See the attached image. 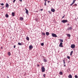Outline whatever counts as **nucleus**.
Here are the masks:
<instances>
[{
	"mask_svg": "<svg viewBox=\"0 0 78 78\" xmlns=\"http://www.w3.org/2000/svg\"><path fill=\"white\" fill-rule=\"evenodd\" d=\"M45 71V69L44 67L43 66L41 67V71L42 72H44Z\"/></svg>",
	"mask_w": 78,
	"mask_h": 78,
	"instance_id": "1",
	"label": "nucleus"
},
{
	"mask_svg": "<svg viewBox=\"0 0 78 78\" xmlns=\"http://www.w3.org/2000/svg\"><path fill=\"white\" fill-rule=\"evenodd\" d=\"M51 34L52 37H58L56 34L54 33H51Z\"/></svg>",
	"mask_w": 78,
	"mask_h": 78,
	"instance_id": "2",
	"label": "nucleus"
},
{
	"mask_svg": "<svg viewBox=\"0 0 78 78\" xmlns=\"http://www.w3.org/2000/svg\"><path fill=\"white\" fill-rule=\"evenodd\" d=\"M68 22V21H67V20H63L62 21V23H67Z\"/></svg>",
	"mask_w": 78,
	"mask_h": 78,
	"instance_id": "3",
	"label": "nucleus"
},
{
	"mask_svg": "<svg viewBox=\"0 0 78 78\" xmlns=\"http://www.w3.org/2000/svg\"><path fill=\"white\" fill-rule=\"evenodd\" d=\"M71 47L72 48H74L75 47V45L74 44H72L71 45Z\"/></svg>",
	"mask_w": 78,
	"mask_h": 78,
	"instance_id": "4",
	"label": "nucleus"
},
{
	"mask_svg": "<svg viewBox=\"0 0 78 78\" xmlns=\"http://www.w3.org/2000/svg\"><path fill=\"white\" fill-rule=\"evenodd\" d=\"M76 0H73V2L70 5V6H72L75 3V1H76Z\"/></svg>",
	"mask_w": 78,
	"mask_h": 78,
	"instance_id": "5",
	"label": "nucleus"
},
{
	"mask_svg": "<svg viewBox=\"0 0 78 78\" xmlns=\"http://www.w3.org/2000/svg\"><path fill=\"white\" fill-rule=\"evenodd\" d=\"M59 47H64V46L62 45V42H61L60 43Z\"/></svg>",
	"mask_w": 78,
	"mask_h": 78,
	"instance_id": "6",
	"label": "nucleus"
},
{
	"mask_svg": "<svg viewBox=\"0 0 78 78\" xmlns=\"http://www.w3.org/2000/svg\"><path fill=\"white\" fill-rule=\"evenodd\" d=\"M25 10H26V13L27 14H28V10H27V9L26 8H25Z\"/></svg>",
	"mask_w": 78,
	"mask_h": 78,
	"instance_id": "7",
	"label": "nucleus"
},
{
	"mask_svg": "<svg viewBox=\"0 0 78 78\" xmlns=\"http://www.w3.org/2000/svg\"><path fill=\"white\" fill-rule=\"evenodd\" d=\"M5 8H9V4H8L7 3H6L5 4Z\"/></svg>",
	"mask_w": 78,
	"mask_h": 78,
	"instance_id": "8",
	"label": "nucleus"
},
{
	"mask_svg": "<svg viewBox=\"0 0 78 78\" xmlns=\"http://www.w3.org/2000/svg\"><path fill=\"white\" fill-rule=\"evenodd\" d=\"M51 11L53 12H55V10L54 9H51Z\"/></svg>",
	"mask_w": 78,
	"mask_h": 78,
	"instance_id": "9",
	"label": "nucleus"
},
{
	"mask_svg": "<svg viewBox=\"0 0 78 78\" xmlns=\"http://www.w3.org/2000/svg\"><path fill=\"white\" fill-rule=\"evenodd\" d=\"M20 20L21 21L23 20V17H20Z\"/></svg>",
	"mask_w": 78,
	"mask_h": 78,
	"instance_id": "10",
	"label": "nucleus"
},
{
	"mask_svg": "<svg viewBox=\"0 0 78 78\" xmlns=\"http://www.w3.org/2000/svg\"><path fill=\"white\" fill-rule=\"evenodd\" d=\"M43 61H44V62H47V61H48L47 59L46 58L44 59Z\"/></svg>",
	"mask_w": 78,
	"mask_h": 78,
	"instance_id": "11",
	"label": "nucleus"
},
{
	"mask_svg": "<svg viewBox=\"0 0 78 78\" xmlns=\"http://www.w3.org/2000/svg\"><path fill=\"white\" fill-rule=\"evenodd\" d=\"M46 36H49L50 34V33L48 32H46Z\"/></svg>",
	"mask_w": 78,
	"mask_h": 78,
	"instance_id": "12",
	"label": "nucleus"
},
{
	"mask_svg": "<svg viewBox=\"0 0 78 78\" xmlns=\"http://www.w3.org/2000/svg\"><path fill=\"white\" fill-rule=\"evenodd\" d=\"M12 16H13V17L14 16H15V13H14V12H12Z\"/></svg>",
	"mask_w": 78,
	"mask_h": 78,
	"instance_id": "13",
	"label": "nucleus"
},
{
	"mask_svg": "<svg viewBox=\"0 0 78 78\" xmlns=\"http://www.w3.org/2000/svg\"><path fill=\"white\" fill-rule=\"evenodd\" d=\"M68 77L69 78H72V75L69 74L68 76Z\"/></svg>",
	"mask_w": 78,
	"mask_h": 78,
	"instance_id": "14",
	"label": "nucleus"
},
{
	"mask_svg": "<svg viewBox=\"0 0 78 78\" xmlns=\"http://www.w3.org/2000/svg\"><path fill=\"white\" fill-rule=\"evenodd\" d=\"M33 46L31 45H30L29 46V48H30V49H32V48H33Z\"/></svg>",
	"mask_w": 78,
	"mask_h": 78,
	"instance_id": "15",
	"label": "nucleus"
},
{
	"mask_svg": "<svg viewBox=\"0 0 78 78\" xmlns=\"http://www.w3.org/2000/svg\"><path fill=\"white\" fill-rule=\"evenodd\" d=\"M73 51H71L70 53V56H72V54L73 53Z\"/></svg>",
	"mask_w": 78,
	"mask_h": 78,
	"instance_id": "16",
	"label": "nucleus"
},
{
	"mask_svg": "<svg viewBox=\"0 0 78 78\" xmlns=\"http://www.w3.org/2000/svg\"><path fill=\"white\" fill-rule=\"evenodd\" d=\"M26 39L27 41H29V40H30V38L28 37H26Z\"/></svg>",
	"mask_w": 78,
	"mask_h": 78,
	"instance_id": "17",
	"label": "nucleus"
},
{
	"mask_svg": "<svg viewBox=\"0 0 78 78\" xmlns=\"http://www.w3.org/2000/svg\"><path fill=\"white\" fill-rule=\"evenodd\" d=\"M18 44L19 45H22V43H20V42H18Z\"/></svg>",
	"mask_w": 78,
	"mask_h": 78,
	"instance_id": "18",
	"label": "nucleus"
},
{
	"mask_svg": "<svg viewBox=\"0 0 78 78\" xmlns=\"http://www.w3.org/2000/svg\"><path fill=\"white\" fill-rule=\"evenodd\" d=\"M59 75H62V72H60L59 73Z\"/></svg>",
	"mask_w": 78,
	"mask_h": 78,
	"instance_id": "19",
	"label": "nucleus"
},
{
	"mask_svg": "<svg viewBox=\"0 0 78 78\" xmlns=\"http://www.w3.org/2000/svg\"><path fill=\"white\" fill-rule=\"evenodd\" d=\"M8 55H9V56L11 55V53L10 52H9L8 53Z\"/></svg>",
	"mask_w": 78,
	"mask_h": 78,
	"instance_id": "20",
	"label": "nucleus"
},
{
	"mask_svg": "<svg viewBox=\"0 0 78 78\" xmlns=\"http://www.w3.org/2000/svg\"><path fill=\"white\" fill-rule=\"evenodd\" d=\"M6 17L8 18L9 17V15H8L7 14L5 15Z\"/></svg>",
	"mask_w": 78,
	"mask_h": 78,
	"instance_id": "21",
	"label": "nucleus"
},
{
	"mask_svg": "<svg viewBox=\"0 0 78 78\" xmlns=\"http://www.w3.org/2000/svg\"><path fill=\"white\" fill-rule=\"evenodd\" d=\"M63 64H66V61H65V60H63Z\"/></svg>",
	"mask_w": 78,
	"mask_h": 78,
	"instance_id": "22",
	"label": "nucleus"
},
{
	"mask_svg": "<svg viewBox=\"0 0 78 78\" xmlns=\"http://www.w3.org/2000/svg\"><path fill=\"white\" fill-rule=\"evenodd\" d=\"M42 34L43 36H45V34L44 32L42 33Z\"/></svg>",
	"mask_w": 78,
	"mask_h": 78,
	"instance_id": "23",
	"label": "nucleus"
},
{
	"mask_svg": "<svg viewBox=\"0 0 78 78\" xmlns=\"http://www.w3.org/2000/svg\"><path fill=\"white\" fill-rule=\"evenodd\" d=\"M60 42H63V40L61 39H60Z\"/></svg>",
	"mask_w": 78,
	"mask_h": 78,
	"instance_id": "24",
	"label": "nucleus"
},
{
	"mask_svg": "<svg viewBox=\"0 0 78 78\" xmlns=\"http://www.w3.org/2000/svg\"><path fill=\"white\" fill-rule=\"evenodd\" d=\"M67 36H68V37H70V34H68L67 35Z\"/></svg>",
	"mask_w": 78,
	"mask_h": 78,
	"instance_id": "25",
	"label": "nucleus"
},
{
	"mask_svg": "<svg viewBox=\"0 0 78 78\" xmlns=\"http://www.w3.org/2000/svg\"><path fill=\"white\" fill-rule=\"evenodd\" d=\"M44 44L43 43H41V46H44Z\"/></svg>",
	"mask_w": 78,
	"mask_h": 78,
	"instance_id": "26",
	"label": "nucleus"
},
{
	"mask_svg": "<svg viewBox=\"0 0 78 78\" xmlns=\"http://www.w3.org/2000/svg\"><path fill=\"white\" fill-rule=\"evenodd\" d=\"M69 30H72V27H70L69 28Z\"/></svg>",
	"mask_w": 78,
	"mask_h": 78,
	"instance_id": "27",
	"label": "nucleus"
},
{
	"mask_svg": "<svg viewBox=\"0 0 78 78\" xmlns=\"http://www.w3.org/2000/svg\"><path fill=\"white\" fill-rule=\"evenodd\" d=\"M75 78H78V76L76 75H75Z\"/></svg>",
	"mask_w": 78,
	"mask_h": 78,
	"instance_id": "28",
	"label": "nucleus"
},
{
	"mask_svg": "<svg viewBox=\"0 0 78 78\" xmlns=\"http://www.w3.org/2000/svg\"><path fill=\"white\" fill-rule=\"evenodd\" d=\"M67 58H68V59H70V56H67Z\"/></svg>",
	"mask_w": 78,
	"mask_h": 78,
	"instance_id": "29",
	"label": "nucleus"
},
{
	"mask_svg": "<svg viewBox=\"0 0 78 78\" xmlns=\"http://www.w3.org/2000/svg\"><path fill=\"white\" fill-rule=\"evenodd\" d=\"M1 5H2V6H3L4 5V4L3 3H2L0 4Z\"/></svg>",
	"mask_w": 78,
	"mask_h": 78,
	"instance_id": "30",
	"label": "nucleus"
},
{
	"mask_svg": "<svg viewBox=\"0 0 78 78\" xmlns=\"http://www.w3.org/2000/svg\"><path fill=\"white\" fill-rule=\"evenodd\" d=\"M43 76L44 77V78H45V74H44L43 75Z\"/></svg>",
	"mask_w": 78,
	"mask_h": 78,
	"instance_id": "31",
	"label": "nucleus"
},
{
	"mask_svg": "<svg viewBox=\"0 0 78 78\" xmlns=\"http://www.w3.org/2000/svg\"><path fill=\"white\" fill-rule=\"evenodd\" d=\"M47 3V2H44V5L45 6H46V3Z\"/></svg>",
	"mask_w": 78,
	"mask_h": 78,
	"instance_id": "32",
	"label": "nucleus"
},
{
	"mask_svg": "<svg viewBox=\"0 0 78 78\" xmlns=\"http://www.w3.org/2000/svg\"><path fill=\"white\" fill-rule=\"evenodd\" d=\"M74 5V6H77V5L76 4H75Z\"/></svg>",
	"mask_w": 78,
	"mask_h": 78,
	"instance_id": "33",
	"label": "nucleus"
},
{
	"mask_svg": "<svg viewBox=\"0 0 78 78\" xmlns=\"http://www.w3.org/2000/svg\"><path fill=\"white\" fill-rule=\"evenodd\" d=\"M48 12L50 14H51V12L50 11H48Z\"/></svg>",
	"mask_w": 78,
	"mask_h": 78,
	"instance_id": "34",
	"label": "nucleus"
},
{
	"mask_svg": "<svg viewBox=\"0 0 78 78\" xmlns=\"http://www.w3.org/2000/svg\"><path fill=\"white\" fill-rule=\"evenodd\" d=\"M16 0H14L13 1V3H15V2H16Z\"/></svg>",
	"mask_w": 78,
	"mask_h": 78,
	"instance_id": "35",
	"label": "nucleus"
},
{
	"mask_svg": "<svg viewBox=\"0 0 78 78\" xmlns=\"http://www.w3.org/2000/svg\"><path fill=\"white\" fill-rule=\"evenodd\" d=\"M64 17H65V15H64L62 17V19H63Z\"/></svg>",
	"mask_w": 78,
	"mask_h": 78,
	"instance_id": "36",
	"label": "nucleus"
},
{
	"mask_svg": "<svg viewBox=\"0 0 78 78\" xmlns=\"http://www.w3.org/2000/svg\"><path fill=\"white\" fill-rule=\"evenodd\" d=\"M16 45H15L14 46L13 48H16Z\"/></svg>",
	"mask_w": 78,
	"mask_h": 78,
	"instance_id": "37",
	"label": "nucleus"
},
{
	"mask_svg": "<svg viewBox=\"0 0 78 78\" xmlns=\"http://www.w3.org/2000/svg\"><path fill=\"white\" fill-rule=\"evenodd\" d=\"M19 1L20 2H22V0H20Z\"/></svg>",
	"mask_w": 78,
	"mask_h": 78,
	"instance_id": "38",
	"label": "nucleus"
},
{
	"mask_svg": "<svg viewBox=\"0 0 78 78\" xmlns=\"http://www.w3.org/2000/svg\"><path fill=\"white\" fill-rule=\"evenodd\" d=\"M63 65H64V67H66V65H65V64H63Z\"/></svg>",
	"mask_w": 78,
	"mask_h": 78,
	"instance_id": "39",
	"label": "nucleus"
},
{
	"mask_svg": "<svg viewBox=\"0 0 78 78\" xmlns=\"http://www.w3.org/2000/svg\"><path fill=\"white\" fill-rule=\"evenodd\" d=\"M37 66L38 67H39V66H40L39 65H38V64H37Z\"/></svg>",
	"mask_w": 78,
	"mask_h": 78,
	"instance_id": "40",
	"label": "nucleus"
},
{
	"mask_svg": "<svg viewBox=\"0 0 78 78\" xmlns=\"http://www.w3.org/2000/svg\"><path fill=\"white\" fill-rule=\"evenodd\" d=\"M44 1H45V2H47V1H48V0H44Z\"/></svg>",
	"mask_w": 78,
	"mask_h": 78,
	"instance_id": "41",
	"label": "nucleus"
},
{
	"mask_svg": "<svg viewBox=\"0 0 78 78\" xmlns=\"http://www.w3.org/2000/svg\"><path fill=\"white\" fill-rule=\"evenodd\" d=\"M50 1H48V3H50Z\"/></svg>",
	"mask_w": 78,
	"mask_h": 78,
	"instance_id": "42",
	"label": "nucleus"
},
{
	"mask_svg": "<svg viewBox=\"0 0 78 78\" xmlns=\"http://www.w3.org/2000/svg\"><path fill=\"white\" fill-rule=\"evenodd\" d=\"M41 11H43V9H40Z\"/></svg>",
	"mask_w": 78,
	"mask_h": 78,
	"instance_id": "43",
	"label": "nucleus"
},
{
	"mask_svg": "<svg viewBox=\"0 0 78 78\" xmlns=\"http://www.w3.org/2000/svg\"><path fill=\"white\" fill-rule=\"evenodd\" d=\"M7 78H9V76H7Z\"/></svg>",
	"mask_w": 78,
	"mask_h": 78,
	"instance_id": "44",
	"label": "nucleus"
},
{
	"mask_svg": "<svg viewBox=\"0 0 78 78\" xmlns=\"http://www.w3.org/2000/svg\"><path fill=\"white\" fill-rule=\"evenodd\" d=\"M1 48L2 49L3 48V47H1Z\"/></svg>",
	"mask_w": 78,
	"mask_h": 78,
	"instance_id": "45",
	"label": "nucleus"
},
{
	"mask_svg": "<svg viewBox=\"0 0 78 78\" xmlns=\"http://www.w3.org/2000/svg\"><path fill=\"white\" fill-rule=\"evenodd\" d=\"M36 12H38V11H36Z\"/></svg>",
	"mask_w": 78,
	"mask_h": 78,
	"instance_id": "46",
	"label": "nucleus"
},
{
	"mask_svg": "<svg viewBox=\"0 0 78 78\" xmlns=\"http://www.w3.org/2000/svg\"><path fill=\"white\" fill-rule=\"evenodd\" d=\"M24 44H23V45H24Z\"/></svg>",
	"mask_w": 78,
	"mask_h": 78,
	"instance_id": "47",
	"label": "nucleus"
},
{
	"mask_svg": "<svg viewBox=\"0 0 78 78\" xmlns=\"http://www.w3.org/2000/svg\"><path fill=\"white\" fill-rule=\"evenodd\" d=\"M0 58H1V57H0Z\"/></svg>",
	"mask_w": 78,
	"mask_h": 78,
	"instance_id": "48",
	"label": "nucleus"
}]
</instances>
